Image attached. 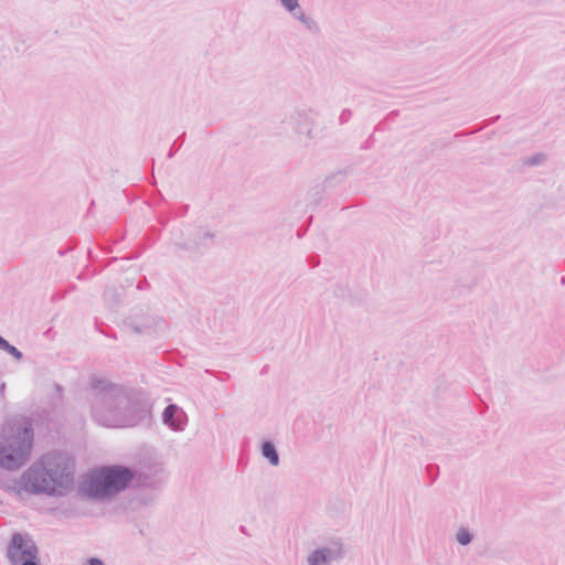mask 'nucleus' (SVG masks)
Instances as JSON below:
<instances>
[{"label":"nucleus","instance_id":"f257e3e1","mask_svg":"<svg viewBox=\"0 0 565 565\" xmlns=\"http://www.w3.org/2000/svg\"><path fill=\"white\" fill-rule=\"evenodd\" d=\"M92 414L106 427H132L147 416V406L132 390L94 377Z\"/></svg>","mask_w":565,"mask_h":565},{"label":"nucleus","instance_id":"f03ea898","mask_svg":"<svg viewBox=\"0 0 565 565\" xmlns=\"http://www.w3.org/2000/svg\"><path fill=\"white\" fill-rule=\"evenodd\" d=\"M163 472V468L157 466L154 467V478H150L148 473H137L136 470L127 466H104L87 476V480L79 484L77 494L93 500L110 499L129 488L135 479L140 486L157 488L162 482Z\"/></svg>","mask_w":565,"mask_h":565},{"label":"nucleus","instance_id":"7ed1b4c3","mask_svg":"<svg viewBox=\"0 0 565 565\" xmlns=\"http://www.w3.org/2000/svg\"><path fill=\"white\" fill-rule=\"evenodd\" d=\"M22 483L30 493L64 495L74 484V461L64 452H50L22 475Z\"/></svg>","mask_w":565,"mask_h":565},{"label":"nucleus","instance_id":"20e7f679","mask_svg":"<svg viewBox=\"0 0 565 565\" xmlns=\"http://www.w3.org/2000/svg\"><path fill=\"white\" fill-rule=\"evenodd\" d=\"M34 431L25 418L8 422L0 434V467L18 470L28 461L33 446Z\"/></svg>","mask_w":565,"mask_h":565},{"label":"nucleus","instance_id":"39448f33","mask_svg":"<svg viewBox=\"0 0 565 565\" xmlns=\"http://www.w3.org/2000/svg\"><path fill=\"white\" fill-rule=\"evenodd\" d=\"M10 565H41L39 547L29 534L13 533L8 546Z\"/></svg>","mask_w":565,"mask_h":565},{"label":"nucleus","instance_id":"423d86ee","mask_svg":"<svg viewBox=\"0 0 565 565\" xmlns=\"http://www.w3.org/2000/svg\"><path fill=\"white\" fill-rule=\"evenodd\" d=\"M347 555L345 545L341 537L330 536L324 544L315 548L307 557L308 565H331L342 561Z\"/></svg>","mask_w":565,"mask_h":565},{"label":"nucleus","instance_id":"0eeeda50","mask_svg":"<svg viewBox=\"0 0 565 565\" xmlns=\"http://www.w3.org/2000/svg\"><path fill=\"white\" fill-rule=\"evenodd\" d=\"M287 124L297 135H306L313 138L316 114L311 109H294L286 119Z\"/></svg>","mask_w":565,"mask_h":565},{"label":"nucleus","instance_id":"6e6552de","mask_svg":"<svg viewBox=\"0 0 565 565\" xmlns=\"http://www.w3.org/2000/svg\"><path fill=\"white\" fill-rule=\"evenodd\" d=\"M215 235L204 227L188 228L185 241L177 246L184 250H201L213 246Z\"/></svg>","mask_w":565,"mask_h":565},{"label":"nucleus","instance_id":"1a4fd4ad","mask_svg":"<svg viewBox=\"0 0 565 565\" xmlns=\"http://www.w3.org/2000/svg\"><path fill=\"white\" fill-rule=\"evenodd\" d=\"M186 420V415L175 404H169L162 413V422L173 430H183Z\"/></svg>","mask_w":565,"mask_h":565},{"label":"nucleus","instance_id":"9d476101","mask_svg":"<svg viewBox=\"0 0 565 565\" xmlns=\"http://www.w3.org/2000/svg\"><path fill=\"white\" fill-rule=\"evenodd\" d=\"M335 179H339L338 180L339 182L343 181L344 173L339 171V172H337L333 175L327 177L326 180H324V185L323 186L316 185V186L311 188L309 190V192H308V195L310 198V202L313 203L315 205H318L319 202L322 199V193L324 191V188L331 186L332 185V181L335 180Z\"/></svg>","mask_w":565,"mask_h":565},{"label":"nucleus","instance_id":"9b49d317","mask_svg":"<svg viewBox=\"0 0 565 565\" xmlns=\"http://www.w3.org/2000/svg\"><path fill=\"white\" fill-rule=\"evenodd\" d=\"M290 13L295 19L301 22L309 32L313 34L319 33L320 28L317 21L313 18L307 15L300 8Z\"/></svg>","mask_w":565,"mask_h":565},{"label":"nucleus","instance_id":"f8f14e48","mask_svg":"<svg viewBox=\"0 0 565 565\" xmlns=\"http://www.w3.org/2000/svg\"><path fill=\"white\" fill-rule=\"evenodd\" d=\"M260 451L263 457L266 458L271 466L279 465V454L273 441L264 440L262 443Z\"/></svg>","mask_w":565,"mask_h":565},{"label":"nucleus","instance_id":"ddd939ff","mask_svg":"<svg viewBox=\"0 0 565 565\" xmlns=\"http://www.w3.org/2000/svg\"><path fill=\"white\" fill-rule=\"evenodd\" d=\"M121 292L116 287H107L104 291V299L109 306H117L120 302Z\"/></svg>","mask_w":565,"mask_h":565},{"label":"nucleus","instance_id":"4468645a","mask_svg":"<svg viewBox=\"0 0 565 565\" xmlns=\"http://www.w3.org/2000/svg\"><path fill=\"white\" fill-rule=\"evenodd\" d=\"M547 160V156L543 152H536L523 161L524 166L537 167L542 166Z\"/></svg>","mask_w":565,"mask_h":565},{"label":"nucleus","instance_id":"2eb2a0df","mask_svg":"<svg viewBox=\"0 0 565 565\" xmlns=\"http://www.w3.org/2000/svg\"><path fill=\"white\" fill-rule=\"evenodd\" d=\"M0 350L6 351L8 354L13 356L18 361L22 360V358H23V353L18 348L10 344L4 338L1 343Z\"/></svg>","mask_w":565,"mask_h":565},{"label":"nucleus","instance_id":"dca6fc26","mask_svg":"<svg viewBox=\"0 0 565 565\" xmlns=\"http://www.w3.org/2000/svg\"><path fill=\"white\" fill-rule=\"evenodd\" d=\"M456 540L460 545L466 546L472 542L473 535L467 527H460L456 534Z\"/></svg>","mask_w":565,"mask_h":565},{"label":"nucleus","instance_id":"f3484780","mask_svg":"<svg viewBox=\"0 0 565 565\" xmlns=\"http://www.w3.org/2000/svg\"><path fill=\"white\" fill-rule=\"evenodd\" d=\"M157 323H158V320L152 318L151 322H149V323L148 322L147 323H142V324L130 323V328L132 329L134 333L141 334V333H147L150 329L156 327Z\"/></svg>","mask_w":565,"mask_h":565},{"label":"nucleus","instance_id":"a211bd4d","mask_svg":"<svg viewBox=\"0 0 565 565\" xmlns=\"http://www.w3.org/2000/svg\"><path fill=\"white\" fill-rule=\"evenodd\" d=\"M287 12H294L299 9V0H279Z\"/></svg>","mask_w":565,"mask_h":565},{"label":"nucleus","instance_id":"6ab92c4d","mask_svg":"<svg viewBox=\"0 0 565 565\" xmlns=\"http://www.w3.org/2000/svg\"><path fill=\"white\" fill-rule=\"evenodd\" d=\"M351 110L350 109H343L339 116V121L341 125L345 124L349 121V119L351 118Z\"/></svg>","mask_w":565,"mask_h":565},{"label":"nucleus","instance_id":"aec40b11","mask_svg":"<svg viewBox=\"0 0 565 565\" xmlns=\"http://www.w3.org/2000/svg\"><path fill=\"white\" fill-rule=\"evenodd\" d=\"M87 565H105V563L98 557H90L87 559Z\"/></svg>","mask_w":565,"mask_h":565},{"label":"nucleus","instance_id":"412c9836","mask_svg":"<svg viewBox=\"0 0 565 565\" xmlns=\"http://www.w3.org/2000/svg\"><path fill=\"white\" fill-rule=\"evenodd\" d=\"M4 388H6V383L2 382L0 384V395H1V398H4Z\"/></svg>","mask_w":565,"mask_h":565},{"label":"nucleus","instance_id":"4be33fe9","mask_svg":"<svg viewBox=\"0 0 565 565\" xmlns=\"http://www.w3.org/2000/svg\"><path fill=\"white\" fill-rule=\"evenodd\" d=\"M310 264L312 265V267H316L318 265V260L315 257H311Z\"/></svg>","mask_w":565,"mask_h":565},{"label":"nucleus","instance_id":"5701e85b","mask_svg":"<svg viewBox=\"0 0 565 565\" xmlns=\"http://www.w3.org/2000/svg\"><path fill=\"white\" fill-rule=\"evenodd\" d=\"M434 468H435L434 466L429 465V466L427 467V471L430 473V471H431Z\"/></svg>","mask_w":565,"mask_h":565},{"label":"nucleus","instance_id":"b1692460","mask_svg":"<svg viewBox=\"0 0 565 565\" xmlns=\"http://www.w3.org/2000/svg\"><path fill=\"white\" fill-rule=\"evenodd\" d=\"M462 135H463L462 132H460V134H455V135H454V138H458L459 136H462Z\"/></svg>","mask_w":565,"mask_h":565},{"label":"nucleus","instance_id":"393cba45","mask_svg":"<svg viewBox=\"0 0 565 565\" xmlns=\"http://www.w3.org/2000/svg\"><path fill=\"white\" fill-rule=\"evenodd\" d=\"M172 156H173V151L171 150V151L169 152V158H172Z\"/></svg>","mask_w":565,"mask_h":565}]
</instances>
